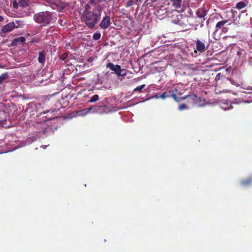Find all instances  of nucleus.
<instances>
[{
    "label": "nucleus",
    "mask_w": 252,
    "mask_h": 252,
    "mask_svg": "<svg viewBox=\"0 0 252 252\" xmlns=\"http://www.w3.org/2000/svg\"><path fill=\"white\" fill-rule=\"evenodd\" d=\"M82 6L85 8V10L81 16L82 20L85 22L89 27H94L96 24L97 19L100 16L101 10L104 9V5L98 4L96 6V10L98 11V13H94L89 10V9L90 8V6L88 3H85L84 5L82 4Z\"/></svg>",
    "instance_id": "f257e3e1"
},
{
    "label": "nucleus",
    "mask_w": 252,
    "mask_h": 252,
    "mask_svg": "<svg viewBox=\"0 0 252 252\" xmlns=\"http://www.w3.org/2000/svg\"><path fill=\"white\" fill-rule=\"evenodd\" d=\"M34 18L37 23L43 25L50 23L53 20L51 13L47 11L39 12L35 14Z\"/></svg>",
    "instance_id": "f03ea898"
},
{
    "label": "nucleus",
    "mask_w": 252,
    "mask_h": 252,
    "mask_svg": "<svg viewBox=\"0 0 252 252\" xmlns=\"http://www.w3.org/2000/svg\"><path fill=\"white\" fill-rule=\"evenodd\" d=\"M135 3L138 7L142 4V9L146 11L151 7H155L158 4V1L157 0H136Z\"/></svg>",
    "instance_id": "7ed1b4c3"
},
{
    "label": "nucleus",
    "mask_w": 252,
    "mask_h": 252,
    "mask_svg": "<svg viewBox=\"0 0 252 252\" xmlns=\"http://www.w3.org/2000/svg\"><path fill=\"white\" fill-rule=\"evenodd\" d=\"M46 1L53 9L59 11L66 8L68 6V3L61 1L60 0H46Z\"/></svg>",
    "instance_id": "20e7f679"
},
{
    "label": "nucleus",
    "mask_w": 252,
    "mask_h": 252,
    "mask_svg": "<svg viewBox=\"0 0 252 252\" xmlns=\"http://www.w3.org/2000/svg\"><path fill=\"white\" fill-rule=\"evenodd\" d=\"M107 67L114 71L118 76H125L126 74V70L122 69L119 65H114L113 63H109L107 64Z\"/></svg>",
    "instance_id": "39448f33"
},
{
    "label": "nucleus",
    "mask_w": 252,
    "mask_h": 252,
    "mask_svg": "<svg viewBox=\"0 0 252 252\" xmlns=\"http://www.w3.org/2000/svg\"><path fill=\"white\" fill-rule=\"evenodd\" d=\"M182 0H165L164 3L166 4H171L175 8L177 9L178 12H182L184 10L183 8H181Z\"/></svg>",
    "instance_id": "423d86ee"
},
{
    "label": "nucleus",
    "mask_w": 252,
    "mask_h": 252,
    "mask_svg": "<svg viewBox=\"0 0 252 252\" xmlns=\"http://www.w3.org/2000/svg\"><path fill=\"white\" fill-rule=\"evenodd\" d=\"M168 11V10L165 5L160 6L157 9L156 14L159 19H162L167 16Z\"/></svg>",
    "instance_id": "0eeeda50"
},
{
    "label": "nucleus",
    "mask_w": 252,
    "mask_h": 252,
    "mask_svg": "<svg viewBox=\"0 0 252 252\" xmlns=\"http://www.w3.org/2000/svg\"><path fill=\"white\" fill-rule=\"evenodd\" d=\"M175 92H177V90L175 89L174 91L172 90V91H170L169 92H164L163 94H160L159 95V97H160V98L165 99L167 97H168L170 96H172L173 97V98L176 101H179L178 98L176 94L174 93Z\"/></svg>",
    "instance_id": "6e6552de"
},
{
    "label": "nucleus",
    "mask_w": 252,
    "mask_h": 252,
    "mask_svg": "<svg viewBox=\"0 0 252 252\" xmlns=\"http://www.w3.org/2000/svg\"><path fill=\"white\" fill-rule=\"evenodd\" d=\"M18 26L13 22H9L2 28V32H8L12 31L15 28H17Z\"/></svg>",
    "instance_id": "1a4fd4ad"
},
{
    "label": "nucleus",
    "mask_w": 252,
    "mask_h": 252,
    "mask_svg": "<svg viewBox=\"0 0 252 252\" xmlns=\"http://www.w3.org/2000/svg\"><path fill=\"white\" fill-rule=\"evenodd\" d=\"M196 50L194 51L195 53H196L197 51H198L200 53H203L206 50L205 43L199 39H197L196 41Z\"/></svg>",
    "instance_id": "9d476101"
},
{
    "label": "nucleus",
    "mask_w": 252,
    "mask_h": 252,
    "mask_svg": "<svg viewBox=\"0 0 252 252\" xmlns=\"http://www.w3.org/2000/svg\"><path fill=\"white\" fill-rule=\"evenodd\" d=\"M106 108L105 105L104 106H94L93 107H89L86 109H85V111L86 112L87 114H88L89 112L91 111V110H92L93 108H95V109L94 110V113H102L104 109Z\"/></svg>",
    "instance_id": "9b49d317"
},
{
    "label": "nucleus",
    "mask_w": 252,
    "mask_h": 252,
    "mask_svg": "<svg viewBox=\"0 0 252 252\" xmlns=\"http://www.w3.org/2000/svg\"><path fill=\"white\" fill-rule=\"evenodd\" d=\"M110 25V17L108 16H105L101 21L100 26L103 29H106Z\"/></svg>",
    "instance_id": "f8f14e48"
},
{
    "label": "nucleus",
    "mask_w": 252,
    "mask_h": 252,
    "mask_svg": "<svg viewBox=\"0 0 252 252\" xmlns=\"http://www.w3.org/2000/svg\"><path fill=\"white\" fill-rule=\"evenodd\" d=\"M231 104L232 102H230V101L222 100L220 103V105L222 109L226 111L232 108Z\"/></svg>",
    "instance_id": "ddd939ff"
},
{
    "label": "nucleus",
    "mask_w": 252,
    "mask_h": 252,
    "mask_svg": "<svg viewBox=\"0 0 252 252\" xmlns=\"http://www.w3.org/2000/svg\"><path fill=\"white\" fill-rule=\"evenodd\" d=\"M197 16L199 18H203L207 15V11L204 8H199L196 12Z\"/></svg>",
    "instance_id": "4468645a"
},
{
    "label": "nucleus",
    "mask_w": 252,
    "mask_h": 252,
    "mask_svg": "<svg viewBox=\"0 0 252 252\" xmlns=\"http://www.w3.org/2000/svg\"><path fill=\"white\" fill-rule=\"evenodd\" d=\"M81 3L83 4L87 3H88L89 5H90V4L91 3H95L97 2H100L102 1H104L105 0H80Z\"/></svg>",
    "instance_id": "2eb2a0df"
},
{
    "label": "nucleus",
    "mask_w": 252,
    "mask_h": 252,
    "mask_svg": "<svg viewBox=\"0 0 252 252\" xmlns=\"http://www.w3.org/2000/svg\"><path fill=\"white\" fill-rule=\"evenodd\" d=\"M38 61L40 63H44L45 61V53L44 51L39 53Z\"/></svg>",
    "instance_id": "dca6fc26"
},
{
    "label": "nucleus",
    "mask_w": 252,
    "mask_h": 252,
    "mask_svg": "<svg viewBox=\"0 0 252 252\" xmlns=\"http://www.w3.org/2000/svg\"><path fill=\"white\" fill-rule=\"evenodd\" d=\"M25 41V38L24 37H19L15 38L12 42L13 45H16L18 43H23Z\"/></svg>",
    "instance_id": "f3484780"
},
{
    "label": "nucleus",
    "mask_w": 252,
    "mask_h": 252,
    "mask_svg": "<svg viewBox=\"0 0 252 252\" xmlns=\"http://www.w3.org/2000/svg\"><path fill=\"white\" fill-rule=\"evenodd\" d=\"M227 22V20L219 21L217 23L216 25V28L217 30L221 28Z\"/></svg>",
    "instance_id": "a211bd4d"
},
{
    "label": "nucleus",
    "mask_w": 252,
    "mask_h": 252,
    "mask_svg": "<svg viewBox=\"0 0 252 252\" xmlns=\"http://www.w3.org/2000/svg\"><path fill=\"white\" fill-rule=\"evenodd\" d=\"M246 6L244 1H240L236 4V8L238 9H241Z\"/></svg>",
    "instance_id": "6ab92c4d"
},
{
    "label": "nucleus",
    "mask_w": 252,
    "mask_h": 252,
    "mask_svg": "<svg viewBox=\"0 0 252 252\" xmlns=\"http://www.w3.org/2000/svg\"><path fill=\"white\" fill-rule=\"evenodd\" d=\"M187 97H189L193 101L194 103H197V96L195 94L189 96H186L185 97H183V99H185Z\"/></svg>",
    "instance_id": "aec40b11"
},
{
    "label": "nucleus",
    "mask_w": 252,
    "mask_h": 252,
    "mask_svg": "<svg viewBox=\"0 0 252 252\" xmlns=\"http://www.w3.org/2000/svg\"><path fill=\"white\" fill-rule=\"evenodd\" d=\"M236 54L238 56L241 57L245 54V51L242 49L238 48Z\"/></svg>",
    "instance_id": "412c9836"
},
{
    "label": "nucleus",
    "mask_w": 252,
    "mask_h": 252,
    "mask_svg": "<svg viewBox=\"0 0 252 252\" xmlns=\"http://www.w3.org/2000/svg\"><path fill=\"white\" fill-rule=\"evenodd\" d=\"M87 114L85 111V109L79 110L78 111H77L76 112V116H84Z\"/></svg>",
    "instance_id": "4be33fe9"
},
{
    "label": "nucleus",
    "mask_w": 252,
    "mask_h": 252,
    "mask_svg": "<svg viewBox=\"0 0 252 252\" xmlns=\"http://www.w3.org/2000/svg\"><path fill=\"white\" fill-rule=\"evenodd\" d=\"M98 98H99L98 95L97 94H94L91 97V98L90 99V100L89 101V102H91V103L97 101L98 100Z\"/></svg>",
    "instance_id": "5701e85b"
},
{
    "label": "nucleus",
    "mask_w": 252,
    "mask_h": 252,
    "mask_svg": "<svg viewBox=\"0 0 252 252\" xmlns=\"http://www.w3.org/2000/svg\"><path fill=\"white\" fill-rule=\"evenodd\" d=\"M100 36H101V34H100V32H96L94 34L93 38L94 40H97L100 38Z\"/></svg>",
    "instance_id": "b1692460"
},
{
    "label": "nucleus",
    "mask_w": 252,
    "mask_h": 252,
    "mask_svg": "<svg viewBox=\"0 0 252 252\" xmlns=\"http://www.w3.org/2000/svg\"><path fill=\"white\" fill-rule=\"evenodd\" d=\"M145 87V85L143 84V85H140V86H137L136 88H135L133 91L134 92H136V91H138L140 93L142 92V89Z\"/></svg>",
    "instance_id": "393cba45"
},
{
    "label": "nucleus",
    "mask_w": 252,
    "mask_h": 252,
    "mask_svg": "<svg viewBox=\"0 0 252 252\" xmlns=\"http://www.w3.org/2000/svg\"><path fill=\"white\" fill-rule=\"evenodd\" d=\"M7 74H2L0 76V84L4 80L7 78Z\"/></svg>",
    "instance_id": "a878e982"
},
{
    "label": "nucleus",
    "mask_w": 252,
    "mask_h": 252,
    "mask_svg": "<svg viewBox=\"0 0 252 252\" xmlns=\"http://www.w3.org/2000/svg\"><path fill=\"white\" fill-rule=\"evenodd\" d=\"M252 179H249L247 180L243 181L242 184L243 186H248L252 182Z\"/></svg>",
    "instance_id": "bb28decb"
},
{
    "label": "nucleus",
    "mask_w": 252,
    "mask_h": 252,
    "mask_svg": "<svg viewBox=\"0 0 252 252\" xmlns=\"http://www.w3.org/2000/svg\"><path fill=\"white\" fill-rule=\"evenodd\" d=\"M188 106L187 105L183 104L179 105V109L181 111L184 110L185 109H188Z\"/></svg>",
    "instance_id": "cd10ccee"
},
{
    "label": "nucleus",
    "mask_w": 252,
    "mask_h": 252,
    "mask_svg": "<svg viewBox=\"0 0 252 252\" xmlns=\"http://www.w3.org/2000/svg\"><path fill=\"white\" fill-rule=\"evenodd\" d=\"M67 56H68L67 53H64L60 56V59L62 61H64L66 59Z\"/></svg>",
    "instance_id": "c85d7f7f"
},
{
    "label": "nucleus",
    "mask_w": 252,
    "mask_h": 252,
    "mask_svg": "<svg viewBox=\"0 0 252 252\" xmlns=\"http://www.w3.org/2000/svg\"><path fill=\"white\" fill-rule=\"evenodd\" d=\"M133 3L132 0H128L126 3V7H130L133 4Z\"/></svg>",
    "instance_id": "c756f323"
},
{
    "label": "nucleus",
    "mask_w": 252,
    "mask_h": 252,
    "mask_svg": "<svg viewBox=\"0 0 252 252\" xmlns=\"http://www.w3.org/2000/svg\"><path fill=\"white\" fill-rule=\"evenodd\" d=\"M230 81L231 83L232 84H233V85H236V86H238V84L237 83H235V81H233V80H230Z\"/></svg>",
    "instance_id": "7c9ffc66"
},
{
    "label": "nucleus",
    "mask_w": 252,
    "mask_h": 252,
    "mask_svg": "<svg viewBox=\"0 0 252 252\" xmlns=\"http://www.w3.org/2000/svg\"><path fill=\"white\" fill-rule=\"evenodd\" d=\"M5 121L0 120V126H2L4 124Z\"/></svg>",
    "instance_id": "2f4dec72"
},
{
    "label": "nucleus",
    "mask_w": 252,
    "mask_h": 252,
    "mask_svg": "<svg viewBox=\"0 0 252 252\" xmlns=\"http://www.w3.org/2000/svg\"><path fill=\"white\" fill-rule=\"evenodd\" d=\"M242 101H237V100H234L233 102V103H235V104H237V103H240Z\"/></svg>",
    "instance_id": "473e14b6"
},
{
    "label": "nucleus",
    "mask_w": 252,
    "mask_h": 252,
    "mask_svg": "<svg viewBox=\"0 0 252 252\" xmlns=\"http://www.w3.org/2000/svg\"><path fill=\"white\" fill-rule=\"evenodd\" d=\"M47 147V145H46V146H45V145H41V148H42L43 149H45Z\"/></svg>",
    "instance_id": "72a5a7b5"
},
{
    "label": "nucleus",
    "mask_w": 252,
    "mask_h": 252,
    "mask_svg": "<svg viewBox=\"0 0 252 252\" xmlns=\"http://www.w3.org/2000/svg\"><path fill=\"white\" fill-rule=\"evenodd\" d=\"M155 97L156 98H160V97H159V95L157 94L156 96H155Z\"/></svg>",
    "instance_id": "f704fd0d"
},
{
    "label": "nucleus",
    "mask_w": 252,
    "mask_h": 252,
    "mask_svg": "<svg viewBox=\"0 0 252 252\" xmlns=\"http://www.w3.org/2000/svg\"><path fill=\"white\" fill-rule=\"evenodd\" d=\"M252 100H246V101H245V102H247V103H250V102H252Z\"/></svg>",
    "instance_id": "c9c22d12"
},
{
    "label": "nucleus",
    "mask_w": 252,
    "mask_h": 252,
    "mask_svg": "<svg viewBox=\"0 0 252 252\" xmlns=\"http://www.w3.org/2000/svg\"><path fill=\"white\" fill-rule=\"evenodd\" d=\"M220 73H218L216 77V80H217L218 79V76L220 75Z\"/></svg>",
    "instance_id": "e433bc0d"
},
{
    "label": "nucleus",
    "mask_w": 252,
    "mask_h": 252,
    "mask_svg": "<svg viewBox=\"0 0 252 252\" xmlns=\"http://www.w3.org/2000/svg\"><path fill=\"white\" fill-rule=\"evenodd\" d=\"M204 24L203 23H200V27H202L203 26Z\"/></svg>",
    "instance_id": "4c0bfd02"
}]
</instances>
